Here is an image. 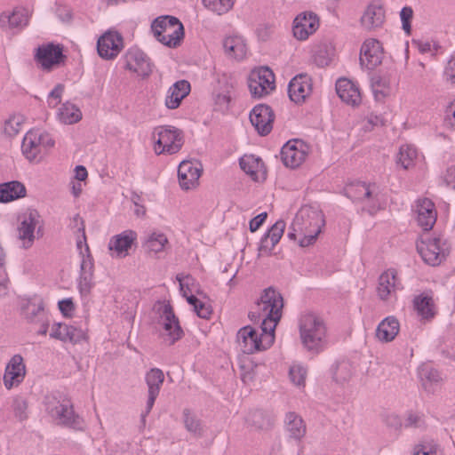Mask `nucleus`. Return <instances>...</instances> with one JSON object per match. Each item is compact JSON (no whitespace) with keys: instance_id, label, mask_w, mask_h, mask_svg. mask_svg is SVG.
Segmentation results:
<instances>
[{"instance_id":"f257e3e1","label":"nucleus","mask_w":455,"mask_h":455,"mask_svg":"<svg viewBox=\"0 0 455 455\" xmlns=\"http://www.w3.org/2000/svg\"><path fill=\"white\" fill-rule=\"evenodd\" d=\"M283 307L281 293L273 287H268L263 291L248 317L253 323H260L262 331H275L281 319Z\"/></svg>"},{"instance_id":"f03ea898","label":"nucleus","mask_w":455,"mask_h":455,"mask_svg":"<svg viewBox=\"0 0 455 455\" xmlns=\"http://www.w3.org/2000/svg\"><path fill=\"white\" fill-rule=\"evenodd\" d=\"M44 404L47 413L57 425L79 431L84 429V420L76 413L73 403L67 395L51 394L46 395Z\"/></svg>"},{"instance_id":"7ed1b4c3","label":"nucleus","mask_w":455,"mask_h":455,"mask_svg":"<svg viewBox=\"0 0 455 455\" xmlns=\"http://www.w3.org/2000/svg\"><path fill=\"white\" fill-rule=\"evenodd\" d=\"M323 226L324 219L322 211L311 205L302 206L292 221L293 231H298L299 243L301 247L312 244Z\"/></svg>"},{"instance_id":"20e7f679","label":"nucleus","mask_w":455,"mask_h":455,"mask_svg":"<svg viewBox=\"0 0 455 455\" xmlns=\"http://www.w3.org/2000/svg\"><path fill=\"white\" fill-rule=\"evenodd\" d=\"M299 328L305 348L318 353L323 347L326 339V327L323 319L314 313H305L299 317Z\"/></svg>"},{"instance_id":"39448f33","label":"nucleus","mask_w":455,"mask_h":455,"mask_svg":"<svg viewBox=\"0 0 455 455\" xmlns=\"http://www.w3.org/2000/svg\"><path fill=\"white\" fill-rule=\"evenodd\" d=\"M55 145L52 135L40 130H30L23 138L21 151L29 162H40Z\"/></svg>"},{"instance_id":"423d86ee","label":"nucleus","mask_w":455,"mask_h":455,"mask_svg":"<svg viewBox=\"0 0 455 455\" xmlns=\"http://www.w3.org/2000/svg\"><path fill=\"white\" fill-rule=\"evenodd\" d=\"M154 151L156 155L178 153L184 144L183 132L174 126L161 125L152 132Z\"/></svg>"},{"instance_id":"0eeeda50","label":"nucleus","mask_w":455,"mask_h":455,"mask_svg":"<svg viewBox=\"0 0 455 455\" xmlns=\"http://www.w3.org/2000/svg\"><path fill=\"white\" fill-rule=\"evenodd\" d=\"M275 340V331H262L259 333L251 325L242 327L236 334V341L241 351L246 355L266 350L272 346Z\"/></svg>"},{"instance_id":"6e6552de","label":"nucleus","mask_w":455,"mask_h":455,"mask_svg":"<svg viewBox=\"0 0 455 455\" xmlns=\"http://www.w3.org/2000/svg\"><path fill=\"white\" fill-rule=\"evenodd\" d=\"M345 193L352 201L358 203L363 211L372 214L380 209L379 190L375 185L350 182L346 185Z\"/></svg>"},{"instance_id":"1a4fd4ad","label":"nucleus","mask_w":455,"mask_h":455,"mask_svg":"<svg viewBox=\"0 0 455 455\" xmlns=\"http://www.w3.org/2000/svg\"><path fill=\"white\" fill-rule=\"evenodd\" d=\"M422 259L428 265L435 267L445 260L450 252L447 243L436 236L422 239L417 245Z\"/></svg>"},{"instance_id":"9d476101","label":"nucleus","mask_w":455,"mask_h":455,"mask_svg":"<svg viewBox=\"0 0 455 455\" xmlns=\"http://www.w3.org/2000/svg\"><path fill=\"white\" fill-rule=\"evenodd\" d=\"M248 86L253 98L260 99L270 94L275 88V75L267 67H259L251 71Z\"/></svg>"},{"instance_id":"9b49d317","label":"nucleus","mask_w":455,"mask_h":455,"mask_svg":"<svg viewBox=\"0 0 455 455\" xmlns=\"http://www.w3.org/2000/svg\"><path fill=\"white\" fill-rule=\"evenodd\" d=\"M384 47L376 38H366L360 47L359 64L361 68L372 70L382 63L384 59Z\"/></svg>"},{"instance_id":"f8f14e48","label":"nucleus","mask_w":455,"mask_h":455,"mask_svg":"<svg viewBox=\"0 0 455 455\" xmlns=\"http://www.w3.org/2000/svg\"><path fill=\"white\" fill-rule=\"evenodd\" d=\"M160 318L164 331L163 334L164 340L166 344L172 346L182 338L184 332L172 307L169 303L162 306Z\"/></svg>"},{"instance_id":"ddd939ff","label":"nucleus","mask_w":455,"mask_h":455,"mask_svg":"<svg viewBox=\"0 0 455 455\" xmlns=\"http://www.w3.org/2000/svg\"><path fill=\"white\" fill-rule=\"evenodd\" d=\"M280 155L286 167L295 169L306 160L307 146L299 140H291L283 146Z\"/></svg>"},{"instance_id":"4468645a","label":"nucleus","mask_w":455,"mask_h":455,"mask_svg":"<svg viewBox=\"0 0 455 455\" xmlns=\"http://www.w3.org/2000/svg\"><path fill=\"white\" fill-rule=\"evenodd\" d=\"M145 381L148 386V400L145 411L141 414L143 420L151 411L156 399L160 393L164 381V374L162 370L158 368H152L146 373Z\"/></svg>"},{"instance_id":"2eb2a0df","label":"nucleus","mask_w":455,"mask_h":455,"mask_svg":"<svg viewBox=\"0 0 455 455\" xmlns=\"http://www.w3.org/2000/svg\"><path fill=\"white\" fill-rule=\"evenodd\" d=\"M124 68L140 76H148L152 72L149 58L140 49L131 48L124 55Z\"/></svg>"},{"instance_id":"dca6fc26","label":"nucleus","mask_w":455,"mask_h":455,"mask_svg":"<svg viewBox=\"0 0 455 455\" xmlns=\"http://www.w3.org/2000/svg\"><path fill=\"white\" fill-rule=\"evenodd\" d=\"M274 118L271 108L265 104L255 106L250 113V121L261 136H266L272 131Z\"/></svg>"},{"instance_id":"f3484780","label":"nucleus","mask_w":455,"mask_h":455,"mask_svg":"<svg viewBox=\"0 0 455 455\" xmlns=\"http://www.w3.org/2000/svg\"><path fill=\"white\" fill-rule=\"evenodd\" d=\"M35 59L44 70L50 71L53 67L63 62L65 56L61 47L51 43L37 47Z\"/></svg>"},{"instance_id":"a211bd4d","label":"nucleus","mask_w":455,"mask_h":455,"mask_svg":"<svg viewBox=\"0 0 455 455\" xmlns=\"http://www.w3.org/2000/svg\"><path fill=\"white\" fill-rule=\"evenodd\" d=\"M123 48V37L117 32H106L97 43L99 55L105 60L116 58Z\"/></svg>"},{"instance_id":"6ab92c4d","label":"nucleus","mask_w":455,"mask_h":455,"mask_svg":"<svg viewBox=\"0 0 455 455\" xmlns=\"http://www.w3.org/2000/svg\"><path fill=\"white\" fill-rule=\"evenodd\" d=\"M312 79L307 74H299L294 76L288 85V94L291 100L302 103L311 94Z\"/></svg>"},{"instance_id":"aec40b11","label":"nucleus","mask_w":455,"mask_h":455,"mask_svg":"<svg viewBox=\"0 0 455 455\" xmlns=\"http://www.w3.org/2000/svg\"><path fill=\"white\" fill-rule=\"evenodd\" d=\"M319 28V20L313 12L298 15L293 21V35L299 40H306Z\"/></svg>"},{"instance_id":"412c9836","label":"nucleus","mask_w":455,"mask_h":455,"mask_svg":"<svg viewBox=\"0 0 455 455\" xmlns=\"http://www.w3.org/2000/svg\"><path fill=\"white\" fill-rule=\"evenodd\" d=\"M436 211L434 203L423 198L415 204V220L423 230H430L436 221Z\"/></svg>"},{"instance_id":"4be33fe9","label":"nucleus","mask_w":455,"mask_h":455,"mask_svg":"<svg viewBox=\"0 0 455 455\" xmlns=\"http://www.w3.org/2000/svg\"><path fill=\"white\" fill-rule=\"evenodd\" d=\"M201 169L190 161H182L178 168L179 183L182 189L188 190L198 185Z\"/></svg>"},{"instance_id":"5701e85b","label":"nucleus","mask_w":455,"mask_h":455,"mask_svg":"<svg viewBox=\"0 0 455 455\" xmlns=\"http://www.w3.org/2000/svg\"><path fill=\"white\" fill-rule=\"evenodd\" d=\"M26 367L20 355H15L6 366L4 382L7 388L19 385L24 379Z\"/></svg>"},{"instance_id":"b1692460","label":"nucleus","mask_w":455,"mask_h":455,"mask_svg":"<svg viewBox=\"0 0 455 455\" xmlns=\"http://www.w3.org/2000/svg\"><path fill=\"white\" fill-rule=\"evenodd\" d=\"M385 21V11L379 3H371L364 10L360 19L361 26L366 30H373Z\"/></svg>"},{"instance_id":"393cba45","label":"nucleus","mask_w":455,"mask_h":455,"mask_svg":"<svg viewBox=\"0 0 455 455\" xmlns=\"http://www.w3.org/2000/svg\"><path fill=\"white\" fill-rule=\"evenodd\" d=\"M94 286L93 262L90 255L83 256L80 265V275L78 279V290L83 297H87Z\"/></svg>"},{"instance_id":"a878e982","label":"nucleus","mask_w":455,"mask_h":455,"mask_svg":"<svg viewBox=\"0 0 455 455\" xmlns=\"http://www.w3.org/2000/svg\"><path fill=\"white\" fill-rule=\"evenodd\" d=\"M285 229V222L277 220L260 240L259 251L261 255H270L272 250L280 241Z\"/></svg>"},{"instance_id":"bb28decb","label":"nucleus","mask_w":455,"mask_h":455,"mask_svg":"<svg viewBox=\"0 0 455 455\" xmlns=\"http://www.w3.org/2000/svg\"><path fill=\"white\" fill-rule=\"evenodd\" d=\"M50 337L63 342L68 341L76 344L82 341L85 335L83 330L73 325L57 323L52 325Z\"/></svg>"},{"instance_id":"cd10ccee","label":"nucleus","mask_w":455,"mask_h":455,"mask_svg":"<svg viewBox=\"0 0 455 455\" xmlns=\"http://www.w3.org/2000/svg\"><path fill=\"white\" fill-rule=\"evenodd\" d=\"M240 167L255 181L266 180L267 171L263 161L253 155H245L240 158Z\"/></svg>"},{"instance_id":"c85d7f7f","label":"nucleus","mask_w":455,"mask_h":455,"mask_svg":"<svg viewBox=\"0 0 455 455\" xmlns=\"http://www.w3.org/2000/svg\"><path fill=\"white\" fill-rule=\"evenodd\" d=\"M137 234L133 230H125L119 235H114L108 243V249L114 251L116 256L124 258L128 254V250L136 240Z\"/></svg>"},{"instance_id":"c756f323","label":"nucleus","mask_w":455,"mask_h":455,"mask_svg":"<svg viewBox=\"0 0 455 455\" xmlns=\"http://www.w3.org/2000/svg\"><path fill=\"white\" fill-rule=\"evenodd\" d=\"M284 429L290 438L300 441L307 433V425L300 415L289 411L284 417Z\"/></svg>"},{"instance_id":"7c9ffc66","label":"nucleus","mask_w":455,"mask_h":455,"mask_svg":"<svg viewBox=\"0 0 455 455\" xmlns=\"http://www.w3.org/2000/svg\"><path fill=\"white\" fill-rule=\"evenodd\" d=\"M419 153L416 148L411 145H402L395 156V164L396 168L409 171L416 166Z\"/></svg>"},{"instance_id":"2f4dec72","label":"nucleus","mask_w":455,"mask_h":455,"mask_svg":"<svg viewBox=\"0 0 455 455\" xmlns=\"http://www.w3.org/2000/svg\"><path fill=\"white\" fill-rule=\"evenodd\" d=\"M190 84L186 80L176 82L168 91L165 106L170 109L177 108L181 100L189 93Z\"/></svg>"},{"instance_id":"473e14b6","label":"nucleus","mask_w":455,"mask_h":455,"mask_svg":"<svg viewBox=\"0 0 455 455\" xmlns=\"http://www.w3.org/2000/svg\"><path fill=\"white\" fill-rule=\"evenodd\" d=\"M21 314L31 323L44 319L46 314L42 299L33 298L23 299L21 303Z\"/></svg>"},{"instance_id":"72a5a7b5","label":"nucleus","mask_w":455,"mask_h":455,"mask_svg":"<svg viewBox=\"0 0 455 455\" xmlns=\"http://www.w3.org/2000/svg\"><path fill=\"white\" fill-rule=\"evenodd\" d=\"M399 330L398 320L394 316H387L379 323L376 337L381 342H389L397 336Z\"/></svg>"},{"instance_id":"f704fd0d","label":"nucleus","mask_w":455,"mask_h":455,"mask_svg":"<svg viewBox=\"0 0 455 455\" xmlns=\"http://www.w3.org/2000/svg\"><path fill=\"white\" fill-rule=\"evenodd\" d=\"M36 223L35 214L30 212L18 228V238L21 241L24 249L30 248L34 243Z\"/></svg>"},{"instance_id":"c9c22d12","label":"nucleus","mask_w":455,"mask_h":455,"mask_svg":"<svg viewBox=\"0 0 455 455\" xmlns=\"http://www.w3.org/2000/svg\"><path fill=\"white\" fill-rule=\"evenodd\" d=\"M246 424L255 430H267L274 426L275 420L267 412L261 410L250 411L245 418Z\"/></svg>"},{"instance_id":"e433bc0d","label":"nucleus","mask_w":455,"mask_h":455,"mask_svg":"<svg viewBox=\"0 0 455 455\" xmlns=\"http://www.w3.org/2000/svg\"><path fill=\"white\" fill-rule=\"evenodd\" d=\"M26 188L20 181H9L0 184V202L8 203L18 198L24 197Z\"/></svg>"},{"instance_id":"4c0bfd02","label":"nucleus","mask_w":455,"mask_h":455,"mask_svg":"<svg viewBox=\"0 0 455 455\" xmlns=\"http://www.w3.org/2000/svg\"><path fill=\"white\" fill-rule=\"evenodd\" d=\"M223 48L225 52L235 60H243L247 52L244 40L240 36H228L223 41Z\"/></svg>"},{"instance_id":"58836bf2","label":"nucleus","mask_w":455,"mask_h":455,"mask_svg":"<svg viewBox=\"0 0 455 455\" xmlns=\"http://www.w3.org/2000/svg\"><path fill=\"white\" fill-rule=\"evenodd\" d=\"M395 279L396 272L393 269H388L380 275L377 287L379 298L385 299L395 291Z\"/></svg>"},{"instance_id":"ea45409f","label":"nucleus","mask_w":455,"mask_h":455,"mask_svg":"<svg viewBox=\"0 0 455 455\" xmlns=\"http://www.w3.org/2000/svg\"><path fill=\"white\" fill-rule=\"evenodd\" d=\"M58 119L65 124H73L82 119V112L75 104L67 101L59 108Z\"/></svg>"},{"instance_id":"a19ab883","label":"nucleus","mask_w":455,"mask_h":455,"mask_svg":"<svg viewBox=\"0 0 455 455\" xmlns=\"http://www.w3.org/2000/svg\"><path fill=\"white\" fill-rule=\"evenodd\" d=\"M169 241L164 233L153 231L148 235L143 243V247L148 251L157 253L164 251Z\"/></svg>"},{"instance_id":"79ce46f5","label":"nucleus","mask_w":455,"mask_h":455,"mask_svg":"<svg viewBox=\"0 0 455 455\" xmlns=\"http://www.w3.org/2000/svg\"><path fill=\"white\" fill-rule=\"evenodd\" d=\"M177 24H179V19L176 17L170 15L160 16L154 20L151 28L157 41L164 42L165 40L164 36V32L169 27Z\"/></svg>"},{"instance_id":"37998d69","label":"nucleus","mask_w":455,"mask_h":455,"mask_svg":"<svg viewBox=\"0 0 455 455\" xmlns=\"http://www.w3.org/2000/svg\"><path fill=\"white\" fill-rule=\"evenodd\" d=\"M362 100L357 84L349 79L343 78V101L348 105H358Z\"/></svg>"},{"instance_id":"c03bdc74","label":"nucleus","mask_w":455,"mask_h":455,"mask_svg":"<svg viewBox=\"0 0 455 455\" xmlns=\"http://www.w3.org/2000/svg\"><path fill=\"white\" fill-rule=\"evenodd\" d=\"M164 41L161 42L163 44L175 48L180 45L184 37V27L179 20V24L172 25L164 34Z\"/></svg>"},{"instance_id":"a18cd8bd","label":"nucleus","mask_w":455,"mask_h":455,"mask_svg":"<svg viewBox=\"0 0 455 455\" xmlns=\"http://www.w3.org/2000/svg\"><path fill=\"white\" fill-rule=\"evenodd\" d=\"M414 308L422 318L432 317L435 314L431 298L419 295L414 299Z\"/></svg>"},{"instance_id":"49530a36","label":"nucleus","mask_w":455,"mask_h":455,"mask_svg":"<svg viewBox=\"0 0 455 455\" xmlns=\"http://www.w3.org/2000/svg\"><path fill=\"white\" fill-rule=\"evenodd\" d=\"M183 421L186 429L196 436H201L204 433L200 419L188 409L183 411Z\"/></svg>"},{"instance_id":"de8ad7c7","label":"nucleus","mask_w":455,"mask_h":455,"mask_svg":"<svg viewBox=\"0 0 455 455\" xmlns=\"http://www.w3.org/2000/svg\"><path fill=\"white\" fill-rule=\"evenodd\" d=\"M205 8L218 15L229 12L235 4V0H202Z\"/></svg>"},{"instance_id":"09e8293b","label":"nucleus","mask_w":455,"mask_h":455,"mask_svg":"<svg viewBox=\"0 0 455 455\" xmlns=\"http://www.w3.org/2000/svg\"><path fill=\"white\" fill-rule=\"evenodd\" d=\"M23 125V117L21 116H10L4 124V132L9 137L16 136Z\"/></svg>"},{"instance_id":"8fccbe9b","label":"nucleus","mask_w":455,"mask_h":455,"mask_svg":"<svg viewBox=\"0 0 455 455\" xmlns=\"http://www.w3.org/2000/svg\"><path fill=\"white\" fill-rule=\"evenodd\" d=\"M307 374V370L299 363H294L290 367L289 376L291 381L298 387L305 386Z\"/></svg>"},{"instance_id":"3c124183","label":"nucleus","mask_w":455,"mask_h":455,"mask_svg":"<svg viewBox=\"0 0 455 455\" xmlns=\"http://www.w3.org/2000/svg\"><path fill=\"white\" fill-rule=\"evenodd\" d=\"M1 19H7L9 26L19 28L27 25L28 17L21 10H14L12 13L3 14Z\"/></svg>"},{"instance_id":"603ef678","label":"nucleus","mask_w":455,"mask_h":455,"mask_svg":"<svg viewBox=\"0 0 455 455\" xmlns=\"http://www.w3.org/2000/svg\"><path fill=\"white\" fill-rule=\"evenodd\" d=\"M314 62L321 68L328 66L331 61V53L326 45L318 47L313 54Z\"/></svg>"},{"instance_id":"864d4df0","label":"nucleus","mask_w":455,"mask_h":455,"mask_svg":"<svg viewBox=\"0 0 455 455\" xmlns=\"http://www.w3.org/2000/svg\"><path fill=\"white\" fill-rule=\"evenodd\" d=\"M12 408L14 412L15 417L19 420H24L28 418L27 409L28 403L27 401L20 396L14 397L12 403Z\"/></svg>"},{"instance_id":"5fc2aeb1","label":"nucleus","mask_w":455,"mask_h":455,"mask_svg":"<svg viewBox=\"0 0 455 455\" xmlns=\"http://www.w3.org/2000/svg\"><path fill=\"white\" fill-rule=\"evenodd\" d=\"M65 86L62 84H58L49 93L47 102L50 108H55L61 100Z\"/></svg>"},{"instance_id":"6e6d98bb","label":"nucleus","mask_w":455,"mask_h":455,"mask_svg":"<svg viewBox=\"0 0 455 455\" xmlns=\"http://www.w3.org/2000/svg\"><path fill=\"white\" fill-rule=\"evenodd\" d=\"M413 16V11L411 7L405 6L400 12L403 29L407 35L411 34V20Z\"/></svg>"},{"instance_id":"4d7b16f0","label":"nucleus","mask_w":455,"mask_h":455,"mask_svg":"<svg viewBox=\"0 0 455 455\" xmlns=\"http://www.w3.org/2000/svg\"><path fill=\"white\" fill-rule=\"evenodd\" d=\"M194 311L199 317L204 319H208L212 312L211 306L201 300L194 307Z\"/></svg>"},{"instance_id":"13d9d810","label":"nucleus","mask_w":455,"mask_h":455,"mask_svg":"<svg viewBox=\"0 0 455 455\" xmlns=\"http://www.w3.org/2000/svg\"><path fill=\"white\" fill-rule=\"evenodd\" d=\"M71 228L73 229H76L77 232L81 233V237L83 241L86 242L85 230H84V220L80 217L79 214H76L73 218Z\"/></svg>"},{"instance_id":"bf43d9fd","label":"nucleus","mask_w":455,"mask_h":455,"mask_svg":"<svg viewBox=\"0 0 455 455\" xmlns=\"http://www.w3.org/2000/svg\"><path fill=\"white\" fill-rule=\"evenodd\" d=\"M59 308L64 315H69L75 309V305L71 299H65L59 301Z\"/></svg>"},{"instance_id":"052dcab7","label":"nucleus","mask_w":455,"mask_h":455,"mask_svg":"<svg viewBox=\"0 0 455 455\" xmlns=\"http://www.w3.org/2000/svg\"><path fill=\"white\" fill-rule=\"evenodd\" d=\"M176 279L180 283V291H183L184 296H186L187 291L185 287L188 289L189 285L194 283V279L189 275H183L182 274L177 275Z\"/></svg>"},{"instance_id":"680f3d73","label":"nucleus","mask_w":455,"mask_h":455,"mask_svg":"<svg viewBox=\"0 0 455 455\" xmlns=\"http://www.w3.org/2000/svg\"><path fill=\"white\" fill-rule=\"evenodd\" d=\"M444 73L451 84L455 85V56L450 59Z\"/></svg>"},{"instance_id":"e2e57ef3","label":"nucleus","mask_w":455,"mask_h":455,"mask_svg":"<svg viewBox=\"0 0 455 455\" xmlns=\"http://www.w3.org/2000/svg\"><path fill=\"white\" fill-rule=\"evenodd\" d=\"M267 212H262L251 219L250 221V230L251 232L258 230L267 219Z\"/></svg>"},{"instance_id":"0e129e2a","label":"nucleus","mask_w":455,"mask_h":455,"mask_svg":"<svg viewBox=\"0 0 455 455\" xmlns=\"http://www.w3.org/2000/svg\"><path fill=\"white\" fill-rule=\"evenodd\" d=\"M445 118L451 124L455 123V100L447 106Z\"/></svg>"},{"instance_id":"69168bd1","label":"nucleus","mask_w":455,"mask_h":455,"mask_svg":"<svg viewBox=\"0 0 455 455\" xmlns=\"http://www.w3.org/2000/svg\"><path fill=\"white\" fill-rule=\"evenodd\" d=\"M444 180L449 186L455 188V166L447 170L444 176Z\"/></svg>"},{"instance_id":"338daca9","label":"nucleus","mask_w":455,"mask_h":455,"mask_svg":"<svg viewBox=\"0 0 455 455\" xmlns=\"http://www.w3.org/2000/svg\"><path fill=\"white\" fill-rule=\"evenodd\" d=\"M339 362H335L331 369H330V374L331 376V379L332 380L339 384Z\"/></svg>"},{"instance_id":"774afa93","label":"nucleus","mask_w":455,"mask_h":455,"mask_svg":"<svg viewBox=\"0 0 455 455\" xmlns=\"http://www.w3.org/2000/svg\"><path fill=\"white\" fill-rule=\"evenodd\" d=\"M88 176L87 170L82 165L76 167V179L79 181L84 180Z\"/></svg>"}]
</instances>
